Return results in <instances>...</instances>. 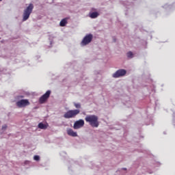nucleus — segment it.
Returning a JSON list of instances; mask_svg holds the SVG:
<instances>
[{"mask_svg": "<svg viewBox=\"0 0 175 175\" xmlns=\"http://www.w3.org/2000/svg\"><path fill=\"white\" fill-rule=\"evenodd\" d=\"M78 114H80V109H72L66 112L64 115V118H75Z\"/></svg>", "mask_w": 175, "mask_h": 175, "instance_id": "7ed1b4c3", "label": "nucleus"}, {"mask_svg": "<svg viewBox=\"0 0 175 175\" xmlns=\"http://www.w3.org/2000/svg\"><path fill=\"white\" fill-rule=\"evenodd\" d=\"M38 128L40 129H47V128H49V124H43L42 122H40L38 124Z\"/></svg>", "mask_w": 175, "mask_h": 175, "instance_id": "9d476101", "label": "nucleus"}, {"mask_svg": "<svg viewBox=\"0 0 175 175\" xmlns=\"http://www.w3.org/2000/svg\"><path fill=\"white\" fill-rule=\"evenodd\" d=\"M33 10V4L30 3L29 6L25 9L23 15V21H27L29 18V16H31V13Z\"/></svg>", "mask_w": 175, "mask_h": 175, "instance_id": "f03ea898", "label": "nucleus"}, {"mask_svg": "<svg viewBox=\"0 0 175 175\" xmlns=\"http://www.w3.org/2000/svg\"><path fill=\"white\" fill-rule=\"evenodd\" d=\"M67 24H68V18H65L62 19L59 23L60 27H65Z\"/></svg>", "mask_w": 175, "mask_h": 175, "instance_id": "9b49d317", "label": "nucleus"}, {"mask_svg": "<svg viewBox=\"0 0 175 175\" xmlns=\"http://www.w3.org/2000/svg\"><path fill=\"white\" fill-rule=\"evenodd\" d=\"M113 42H116V38H113Z\"/></svg>", "mask_w": 175, "mask_h": 175, "instance_id": "f3484780", "label": "nucleus"}, {"mask_svg": "<svg viewBox=\"0 0 175 175\" xmlns=\"http://www.w3.org/2000/svg\"><path fill=\"white\" fill-rule=\"evenodd\" d=\"M67 134L68 135V136H72V137H77V133L75 132L72 129H68L67 130Z\"/></svg>", "mask_w": 175, "mask_h": 175, "instance_id": "1a4fd4ad", "label": "nucleus"}, {"mask_svg": "<svg viewBox=\"0 0 175 175\" xmlns=\"http://www.w3.org/2000/svg\"><path fill=\"white\" fill-rule=\"evenodd\" d=\"M128 58H133V53L132 51H129L127 53Z\"/></svg>", "mask_w": 175, "mask_h": 175, "instance_id": "ddd939ff", "label": "nucleus"}, {"mask_svg": "<svg viewBox=\"0 0 175 175\" xmlns=\"http://www.w3.org/2000/svg\"><path fill=\"white\" fill-rule=\"evenodd\" d=\"M51 94V91L47 90L46 93L40 98L39 103L41 105L44 103L47 100V99L50 98Z\"/></svg>", "mask_w": 175, "mask_h": 175, "instance_id": "423d86ee", "label": "nucleus"}, {"mask_svg": "<svg viewBox=\"0 0 175 175\" xmlns=\"http://www.w3.org/2000/svg\"><path fill=\"white\" fill-rule=\"evenodd\" d=\"M34 161H39L40 159V157L38 155L34 156L33 157Z\"/></svg>", "mask_w": 175, "mask_h": 175, "instance_id": "2eb2a0df", "label": "nucleus"}, {"mask_svg": "<svg viewBox=\"0 0 175 175\" xmlns=\"http://www.w3.org/2000/svg\"><path fill=\"white\" fill-rule=\"evenodd\" d=\"M86 122H89L91 126L98 128L99 126V122H98V116L95 115H88L85 118Z\"/></svg>", "mask_w": 175, "mask_h": 175, "instance_id": "f257e3e1", "label": "nucleus"}, {"mask_svg": "<svg viewBox=\"0 0 175 175\" xmlns=\"http://www.w3.org/2000/svg\"><path fill=\"white\" fill-rule=\"evenodd\" d=\"M98 16H99V13L94 12H92L90 14H89V16L90 17V18H96V17H98Z\"/></svg>", "mask_w": 175, "mask_h": 175, "instance_id": "f8f14e48", "label": "nucleus"}, {"mask_svg": "<svg viewBox=\"0 0 175 175\" xmlns=\"http://www.w3.org/2000/svg\"><path fill=\"white\" fill-rule=\"evenodd\" d=\"M92 34L86 35L81 42V46H87V44H90V43L92 42Z\"/></svg>", "mask_w": 175, "mask_h": 175, "instance_id": "20e7f679", "label": "nucleus"}, {"mask_svg": "<svg viewBox=\"0 0 175 175\" xmlns=\"http://www.w3.org/2000/svg\"><path fill=\"white\" fill-rule=\"evenodd\" d=\"M74 106L76 107V109H81V105L80 103H75Z\"/></svg>", "mask_w": 175, "mask_h": 175, "instance_id": "4468645a", "label": "nucleus"}, {"mask_svg": "<svg viewBox=\"0 0 175 175\" xmlns=\"http://www.w3.org/2000/svg\"><path fill=\"white\" fill-rule=\"evenodd\" d=\"M2 1V0H0V2Z\"/></svg>", "mask_w": 175, "mask_h": 175, "instance_id": "6ab92c4d", "label": "nucleus"}, {"mask_svg": "<svg viewBox=\"0 0 175 175\" xmlns=\"http://www.w3.org/2000/svg\"><path fill=\"white\" fill-rule=\"evenodd\" d=\"M29 105H31V103L28 99H22L16 102V106L19 108L27 107V106H29Z\"/></svg>", "mask_w": 175, "mask_h": 175, "instance_id": "39448f33", "label": "nucleus"}, {"mask_svg": "<svg viewBox=\"0 0 175 175\" xmlns=\"http://www.w3.org/2000/svg\"><path fill=\"white\" fill-rule=\"evenodd\" d=\"M83 126H84V120L81 119L74 123L73 128L74 129H80V128H83Z\"/></svg>", "mask_w": 175, "mask_h": 175, "instance_id": "6e6552de", "label": "nucleus"}, {"mask_svg": "<svg viewBox=\"0 0 175 175\" xmlns=\"http://www.w3.org/2000/svg\"><path fill=\"white\" fill-rule=\"evenodd\" d=\"M126 75V70L124 69L117 70L114 74H113V77L117 79L118 77H122V76H125Z\"/></svg>", "mask_w": 175, "mask_h": 175, "instance_id": "0eeeda50", "label": "nucleus"}, {"mask_svg": "<svg viewBox=\"0 0 175 175\" xmlns=\"http://www.w3.org/2000/svg\"><path fill=\"white\" fill-rule=\"evenodd\" d=\"M21 98H24V96H21Z\"/></svg>", "mask_w": 175, "mask_h": 175, "instance_id": "a211bd4d", "label": "nucleus"}, {"mask_svg": "<svg viewBox=\"0 0 175 175\" xmlns=\"http://www.w3.org/2000/svg\"><path fill=\"white\" fill-rule=\"evenodd\" d=\"M6 128H8V126H7L6 124L3 125V126H2L3 131L5 130V129H6Z\"/></svg>", "mask_w": 175, "mask_h": 175, "instance_id": "dca6fc26", "label": "nucleus"}]
</instances>
